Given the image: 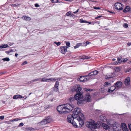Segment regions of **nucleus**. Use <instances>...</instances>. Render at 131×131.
Listing matches in <instances>:
<instances>
[{"instance_id":"1","label":"nucleus","mask_w":131,"mask_h":131,"mask_svg":"<svg viewBox=\"0 0 131 131\" xmlns=\"http://www.w3.org/2000/svg\"><path fill=\"white\" fill-rule=\"evenodd\" d=\"M82 89L80 85H77L73 86L72 88L71 89V91L73 92L76 91L77 93L74 95V97H71L69 99V101L71 104L74 103L75 100L78 101L81 99L83 96L82 93L81 91Z\"/></svg>"},{"instance_id":"2","label":"nucleus","mask_w":131,"mask_h":131,"mask_svg":"<svg viewBox=\"0 0 131 131\" xmlns=\"http://www.w3.org/2000/svg\"><path fill=\"white\" fill-rule=\"evenodd\" d=\"M85 125L86 127L92 131H93V129L97 128L99 125L96 122L92 119H90L89 121L86 122Z\"/></svg>"},{"instance_id":"3","label":"nucleus","mask_w":131,"mask_h":131,"mask_svg":"<svg viewBox=\"0 0 131 131\" xmlns=\"http://www.w3.org/2000/svg\"><path fill=\"white\" fill-rule=\"evenodd\" d=\"M81 110L80 108L77 107L75 108L74 111L73 112V113L72 115H70L68 116H70L72 118H76L80 113L81 112Z\"/></svg>"},{"instance_id":"4","label":"nucleus","mask_w":131,"mask_h":131,"mask_svg":"<svg viewBox=\"0 0 131 131\" xmlns=\"http://www.w3.org/2000/svg\"><path fill=\"white\" fill-rule=\"evenodd\" d=\"M74 118H72L70 116H68L67 121L68 122L72 124L73 126L75 128H79V126L74 121Z\"/></svg>"},{"instance_id":"5","label":"nucleus","mask_w":131,"mask_h":131,"mask_svg":"<svg viewBox=\"0 0 131 131\" xmlns=\"http://www.w3.org/2000/svg\"><path fill=\"white\" fill-rule=\"evenodd\" d=\"M59 83L58 81H56L54 87L52 89L51 91V92H57L59 91L58 86Z\"/></svg>"},{"instance_id":"6","label":"nucleus","mask_w":131,"mask_h":131,"mask_svg":"<svg viewBox=\"0 0 131 131\" xmlns=\"http://www.w3.org/2000/svg\"><path fill=\"white\" fill-rule=\"evenodd\" d=\"M117 123L115 122L114 124H110V127H111L110 131H118L117 127Z\"/></svg>"},{"instance_id":"7","label":"nucleus","mask_w":131,"mask_h":131,"mask_svg":"<svg viewBox=\"0 0 131 131\" xmlns=\"http://www.w3.org/2000/svg\"><path fill=\"white\" fill-rule=\"evenodd\" d=\"M91 58L90 57H88L87 56H86L84 55L82 56H77L76 57H75L74 58L75 59H83V60L84 59H88Z\"/></svg>"},{"instance_id":"8","label":"nucleus","mask_w":131,"mask_h":131,"mask_svg":"<svg viewBox=\"0 0 131 131\" xmlns=\"http://www.w3.org/2000/svg\"><path fill=\"white\" fill-rule=\"evenodd\" d=\"M115 8L117 10H122L123 8L122 7V5L120 3L117 2L114 4Z\"/></svg>"},{"instance_id":"9","label":"nucleus","mask_w":131,"mask_h":131,"mask_svg":"<svg viewBox=\"0 0 131 131\" xmlns=\"http://www.w3.org/2000/svg\"><path fill=\"white\" fill-rule=\"evenodd\" d=\"M64 105L65 107H66L68 110H70L71 111H72L73 109V105L72 104H71L67 103Z\"/></svg>"},{"instance_id":"10","label":"nucleus","mask_w":131,"mask_h":131,"mask_svg":"<svg viewBox=\"0 0 131 131\" xmlns=\"http://www.w3.org/2000/svg\"><path fill=\"white\" fill-rule=\"evenodd\" d=\"M77 119L79 122V125H80L79 126V128H81L84 125V121L82 119V118L80 117H79V118Z\"/></svg>"},{"instance_id":"11","label":"nucleus","mask_w":131,"mask_h":131,"mask_svg":"<svg viewBox=\"0 0 131 131\" xmlns=\"http://www.w3.org/2000/svg\"><path fill=\"white\" fill-rule=\"evenodd\" d=\"M67 48L66 46H61L60 47V50L61 53L64 54L67 52Z\"/></svg>"},{"instance_id":"12","label":"nucleus","mask_w":131,"mask_h":131,"mask_svg":"<svg viewBox=\"0 0 131 131\" xmlns=\"http://www.w3.org/2000/svg\"><path fill=\"white\" fill-rule=\"evenodd\" d=\"M85 77V75L83 76H79L78 77H77L76 79H77V80L78 81L82 82L86 81Z\"/></svg>"},{"instance_id":"13","label":"nucleus","mask_w":131,"mask_h":131,"mask_svg":"<svg viewBox=\"0 0 131 131\" xmlns=\"http://www.w3.org/2000/svg\"><path fill=\"white\" fill-rule=\"evenodd\" d=\"M122 83L121 81H117L114 84L113 87L115 86L116 88H120L122 86Z\"/></svg>"},{"instance_id":"14","label":"nucleus","mask_w":131,"mask_h":131,"mask_svg":"<svg viewBox=\"0 0 131 131\" xmlns=\"http://www.w3.org/2000/svg\"><path fill=\"white\" fill-rule=\"evenodd\" d=\"M123 12L124 13H127V12L131 13V8L129 6H127L123 10Z\"/></svg>"},{"instance_id":"15","label":"nucleus","mask_w":131,"mask_h":131,"mask_svg":"<svg viewBox=\"0 0 131 131\" xmlns=\"http://www.w3.org/2000/svg\"><path fill=\"white\" fill-rule=\"evenodd\" d=\"M64 105H62L58 106L57 108V111L60 114L62 113V111L63 109V108Z\"/></svg>"},{"instance_id":"16","label":"nucleus","mask_w":131,"mask_h":131,"mask_svg":"<svg viewBox=\"0 0 131 131\" xmlns=\"http://www.w3.org/2000/svg\"><path fill=\"white\" fill-rule=\"evenodd\" d=\"M62 111V113L61 114H64L70 112L71 111L69 110H68L66 107H65L64 105H63V108Z\"/></svg>"},{"instance_id":"17","label":"nucleus","mask_w":131,"mask_h":131,"mask_svg":"<svg viewBox=\"0 0 131 131\" xmlns=\"http://www.w3.org/2000/svg\"><path fill=\"white\" fill-rule=\"evenodd\" d=\"M103 128L106 130L109 129V130L110 131L111 127L106 124H103Z\"/></svg>"},{"instance_id":"18","label":"nucleus","mask_w":131,"mask_h":131,"mask_svg":"<svg viewBox=\"0 0 131 131\" xmlns=\"http://www.w3.org/2000/svg\"><path fill=\"white\" fill-rule=\"evenodd\" d=\"M78 100V101L77 102V103L78 106H81L83 105L84 103L83 102L84 101V100L83 99V100Z\"/></svg>"},{"instance_id":"19","label":"nucleus","mask_w":131,"mask_h":131,"mask_svg":"<svg viewBox=\"0 0 131 131\" xmlns=\"http://www.w3.org/2000/svg\"><path fill=\"white\" fill-rule=\"evenodd\" d=\"M99 119L101 121L103 122H106V117L102 115H101L100 116Z\"/></svg>"},{"instance_id":"20","label":"nucleus","mask_w":131,"mask_h":131,"mask_svg":"<svg viewBox=\"0 0 131 131\" xmlns=\"http://www.w3.org/2000/svg\"><path fill=\"white\" fill-rule=\"evenodd\" d=\"M130 77H128L125 80V83L126 85H129L130 84Z\"/></svg>"},{"instance_id":"21","label":"nucleus","mask_w":131,"mask_h":131,"mask_svg":"<svg viewBox=\"0 0 131 131\" xmlns=\"http://www.w3.org/2000/svg\"><path fill=\"white\" fill-rule=\"evenodd\" d=\"M116 88L115 86H111L110 88H108L107 92L109 93H112L115 90Z\"/></svg>"},{"instance_id":"22","label":"nucleus","mask_w":131,"mask_h":131,"mask_svg":"<svg viewBox=\"0 0 131 131\" xmlns=\"http://www.w3.org/2000/svg\"><path fill=\"white\" fill-rule=\"evenodd\" d=\"M24 97L22 96L21 95L19 94H17L14 95L13 97V98L14 99H17L18 98H24Z\"/></svg>"},{"instance_id":"23","label":"nucleus","mask_w":131,"mask_h":131,"mask_svg":"<svg viewBox=\"0 0 131 131\" xmlns=\"http://www.w3.org/2000/svg\"><path fill=\"white\" fill-rule=\"evenodd\" d=\"M22 18L23 20L26 21H29L31 19V18L26 16H23Z\"/></svg>"},{"instance_id":"24","label":"nucleus","mask_w":131,"mask_h":131,"mask_svg":"<svg viewBox=\"0 0 131 131\" xmlns=\"http://www.w3.org/2000/svg\"><path fill=\"white\" fill-rule=\"evenodd\" d=\"M9 46L7 44H2L0 46V48L2 49L3 48H6L7 47H9Z\"/></svg>"},{"instance_id":"25","label":"nucleus","mask_w":131,"mask_h":131,"mask_svg":"<svg viewBox=\"0 0 131 131\" xmlns=\"http://www.w3.org/2000/svg\"><path fill=\"white\" fill-rule=\"evenodd\" d=\"M26 130L27 131H34L36 129L32 127H28L26 128Z\"/></svg>"},{"instance_id":"26","label":"nucleus","mask_w":131,"mask_h":131,"mask_svg":"<svg viewBox=\"0 0 131 131\" xmlns=\"http://www.w3.org/2000/svg\"><path fill=\"white\" fill-rule=\"evenodd\" d=\"M83 90L88 92H89L94 90L93 89H90L87 88H84Z\"/></svg>"},{"instance_id":"27","label":"nucleus","mask_w":131,"mask_h":131,"mask_svg":"<svg viewBox=\"0 0 131 131\" xmlns=\"http://www.w3.org/2000/svg\"><path fill=\"white\" fill-rule=\"evenodd\" d=\"M40 79V78L37 79H35L34 80H33L31 81H29L28 82V83L30 84H31L33 82L39 81V80Z\"/></svg>"},{"instance_id":"28","label":"nucleus","mask_w":131,"mask_h":131,"mask_svg":"<svg viewBox=\"0 0 131 131\" xmlns=\"http://www.w3.org/2000/svg\"><path fill=\"white\" fill-rule=\"evenodd\" d=\"M41 124L45 125L48 123L46 119H43L42 121L40 122Z\"/></svg>"},{"instance_id":"29","label":"nucleus","mask_w":131,"mask_h":131,"mask_svg":"<svg viewBox=\"0 0 131 131\" xmlns=\"http://www.w3.org/2000/svg\"><path fill=\"white\" fill-rule=\"evenodd\" d=\"M92 72L93 73L92 74H93V76L96 75L99 73V71L97 70L93 71H92Z\"/></svg>"},{"instance_id":"30","label":"nucleus","mask_w":131,"mask_h":131,"mask_svg":"<svg viewBox=\"0 0 131 131\" xmlns=\"http://www.w3.org/2000/svg\"><path fill=\"white\" fill-rule=\"evenodd\" d=\"M84 115L81 112V113H79V114L78 115V116H77V117H78L77 119L79 118V117L82 118V117Z\"/></svg>"},{"instance_id":"31","label":"nucleus","mask_w":131,"mask_h":131,"mask_svg":"<svg viewBox=\"0 0 131 131\" xmlns=\"http://www.w3.org/2000/svg\"><path fill=\"white\" fill-rule=\"evenodd\" d=\"M71 14V12L69 11L66 13L65 16L70 17Z\"/></svg>"},{"instance_id":"32","label":"nucleus","mask_w":131,"mask_h":131,"mask_svg":"<svg viewBox=\"0 0 131 131\" xmlns=\"http://www.w3.org/2000/svg\"><path fill=\"white\" fill-rule=\"evenodd\" d=\"M66 47H70V43L69 41H66Z\"/></svg>"},{"instance_id":"33","label":"nucleus","mask_w":131,"mask_h":131,"mask_svg":"<svg viewBox=\"0 0 131 131\" xmlns=\"http://www.w3.org/2000/svg\"><path fill=\"white\" fill-rule=\"evenodd\" d=\"M93 73L92 72L88 73V74L86 75H85V77H93V74H92Z\"/></svg>"},{"instance_id":"34","label":"nucleus","mask_w":131,"mask_h":131,"mask_svg":"<svg viewBox=\"0 0 131 131\" xmlns=\"http://www.w3.org/2000/svg\"><path fill=\"white\" fill-rule=\"evenodd\" d=\"M115 70V71L118 72L120 71V69L118 67H116L114 68Z\"/></svg>"},{"instance_id":"35","label":"nucleus","mask_w":131,"mask_h":131,"mask_svg":"<svg viewBox=\"0 0 131 131\" xmlns=\"http://www.w3.org/2000/svg\"><path fill=\"white\" fill-rule=\"evenodd\" d=\"M47 123H50L51 121V118L48 117L47 118H46Z\"/></svg>"},{"instance_id":"36","label":"nucleus","mask_w":131,"mask_h":131,"mask_svg":"<svg viewBox=\"0 0 131 131\" xmlns=\"http://www.w3.org/2000/svg\"><path fill=\"white\" fill-rule=\"evenodd\" d=\"M2 60L4 61H10V59L8 57H6L3 58Z\"/></svg>"},{"instance_id":"37","label":"nucleus","mask_w":131,"mask_h":131,"mask_svg":"<svg viewBox=\"0 0 131 131\" xmlns=\"http://www.w3.org/2000/svg\"><path fill=\"white\" fill-rule=\"evenodd\" d=\"M86 97V101L87 102H90L91 101V99L90 98L91 97L90 96H87V97Z\"/></svg>"},{"instance_id":"38","label":"nucleus","mask_w":131,"mask_h":131,"mask_svg":"<svg viewBox=\"0 0 131 131\" xmlns=\"http://www.w3.org/2000/svg\"><path fill=\"white\" fill-rule=\"evenodd\" d=\"M56 80V79H54L53 78H49V79L46 78L45 82H48L49 80L53 81L54 80Z\"/></svg>"},{"instance_id":"39","label":"nucleus","mask_w":131,"mask_h":131,"mask_svg":"<svg viewBox=\"0 0 131 131\" xmlns=\"http://www.w3.org/2000/svg\"><path fill=\"white\" fill-rule=\"evenodd\" d=\"M111 84V83H108V82L106 81L105 82V85H104L105 87H106L107 86V85H110Z\"/></svg>"},{"instance_id":"40","label":"nucleus","mask_w":131,"mask_h":131,"mask_svg":"<svg viewBox=\"0 0 131 131\" xmlns=\"http://www.w3.org/2000/svg\"><path fill=\"white\" fill-rule=\"evenodd\" d=\"M127 59L126 58H123V59H122L121 60V61L120 62H126V61H127Z\"/></svg>"},{"instance_id":"41","label":"nucleus","mask_w":131,"mask_h":131,"mask_svg":"<svg viewBox=\"0 0 131 131\" xmlns=\"http://www.w3.org/2000/svg\"><path fill=\"white\" fill-rule=\"evenodd\" d=\"M80 22L81 23H86V21L84 20L83 19H81L80 20Z\"/></svg>"},{"instance_id":"42","label":"nucleus","mask_w":131,"mask_h":131,"mask_svg":"<svg viewBox=\"0 0 131 131\" xmlns=\"http://www.w3.org/2000/svg\"><path fill=\"white\" fill-rule=\"evenodd\" d=\"M84 46H86L87 45L91 43V42L88 41H86V42H84Z\"/></svg>"},{"instance_id":"43","label":"nucleus","mask_w":131,"mask_h":131,"mask_svg":"<svg viewBox=\"0 0 131 131\" xmlns=\"http://www.w3.org/2000/svg\"><path fill=\"white\" fill-rule=\"evenodd\" d=\"M59 2H60L58 1V0H53L51 2L52 3H56Z\"/></svg>"},{"instance_id":"44","label":"nucleus","mask_w":131,"mask_h":131,"mask_svg":"<svg viewBox=\"0 0 131 131\" xmlns=\"http://www.w3.org/2000/svg\"><path fill=\"white\" fill-rule=\"evenodd\" d=\"M123 26L125 28H127L128 27V25L127 23H124L123 25Z\"/></svg>"},{"instance_id":"45","label":"nucleus","mask_w":131,"mask_h":131,"mask_svg":"<svg viewBox=\"0 0 131 131\" xmlns=\"http://www.w3.org/2000/svg\"><path fill=\"white\" fill-rule=\"evenodd\" d=\"M20 5V4H12V5H11L12 6H13V7H15L16 6H19V5Z\"/></svg>"},{"instance_id":"46","label":"nucleus","mask_w":131,"mask_h":131,"mask_svg":"<svg viewBox=\"0 0 131 131\" xmlns=\"http://www.w3.org/2000/svg\"><path fill=\"white\" fill-rule=\"evenodd\" d=\"M122 130L123 131H129L127 127L123 128H122Z\"/></svg>"},{"instance_id":"47","label":"nucleus","mask_w":131,"mask_h":131,"mask_svg":"<svg viewBox=\"0 0 131 131\" xmlns=\"http://www.w3.org/2000/svg\"><path fill=\"white\" fill-rule=\"evenodd\" d=\"M54 43L56 44L57 46H59L61 44V42H57L56 41L54 42Z\"/></svg>"},{"instance_id":"48","label":"nucleus","mask_w":131,"mask_h":131,"mask_svg":"<svg viewBox=\"0 0 131 131\" xmlns=\"http://www.w3.org/2000/svg\"><path fill=\"white\" fill-rule=\"evenodd\" d=\"M126 72H131V68H130L127 69L125 71Z\"/></svg>"},{"instance_id":"49","label":"nucleus","mask_w":131,"mask_h":131,"mask_svg":"<svg viewBox=\"0 0 131 131\" xmlns=\"http://www.w3.org/2000/svg\"><path fill=\"white\" fill-rule=\"evenodd\" d=\"M79 47L80 46H84V42L83 43H78Z\"/></svg>"},{"instance_id":"50","label":"nucleus","mask_w":131,"mask_h":131,"mask_svg":"<svg viewBox=\"0 0 131 131\" xmlns=\"http://www.w3.org/2000/svg\"><path fill=\"white\" fill-rule=\"evenodd\" d=\"M27 63H28V62L27 61H25L22 63L21 65H24L25 64H27Z\"/></svg>"},{"instance_id":"51","label":"nucleus","mask_w":131,"mask_h":131,"mask_svg":"<svg viewBox=\"0 0 131 131\" xmlns=\"http://www.w3.org/2000/svg\"><path fill=\"white\" fill-rule=\"evenodd\" d=\"M24 124L23 123H21L19 124L18 126V127H21L23 126Z\"/></svg>"},{"instance_id":"52","label":"nucleus","mask_w":131,"mask_h":131,"mask_svg":"<svg viewBox=\"0 0 131 131\" xmlns=\"http://www.w3.org/2000/svg\"><path fill=\"white\" fill-rule=\"evenodd\" d=\"M79 47V46L78 43H77L76 45L74 46V49H76Z\"/></svg>"},{"instance_id":"53","label":"nucleus","mask_w":131,"mask_h":131,"mask_svg":"<svg viewBox=\"0 0 131 131\" xmlns=\"http://www.w3.org/2000/svg\"><path fill=\"white\" fill-rule=\"evenodd\" d=\"M20 119L19 118H16L15 119H14L12 121H17L18 120H20Z\"/></svg>"},{"instance_id":"54","label":"nucleus","mask_w":131,"mask_h":131,"mask_svg":"<svg viewBox=\"0 0 131 131\" xmlns=\"http://www.w3.org/2000/svg\"><path fill=\"white\" fill-rule=\"evenodd\" d=\"M85 78L86 81L89 80L90 78V77H85Z\"/></svg>"},{"instance_id":"55","label":"nucleus","mask_w":131,"mask_h":131,"mask_svg":"<svg viewBox=\"0 0 131 131\" xmlns=\"http://www.w3.org/2000/svg\"><path fill=\"white\" fill-rule=\"evenodd\" d=\"M93 8L94 9H96V10L99 9H101V8L99 7H93Z\"/></svg>"},{"instance_id":"56","label":"nucleus","mask_w":131,"mask_h":131,"mask_svg":"<svg viewBox=\"0 0 131 131\" xmlns=\"http://www.w3.org/2000/svg\"><path fill=\"white\" fill-rule=\"evenodd\" d=\"M128 127L129 129L131 131V124H129Z\"/></svg>"},{"instance_id":"57","label":"nucleus","mask_w":131,"mask_h":131,"mask_svg":"<svg viewBox=\"0 0 131 131\" xmlns=\"http://www.w3.org/2000/svg\"><path fill=\"white\" fill-rule=\"evenodd\" d=\"M103 17V16H99L97 17H95V19H97L99 18H100V17Z\"/></svg>"},{"instance_id":"58","label":"nucleus","mask_w":131,"mask_h":131,"mask_svg":"<svg viewBox=\"0 0 131 131\" xmlns=\"http://www.w3.org/2000/svg\"><path fill=\"white\" fill-rule=\"evenodd\" d=\"M4 118V116H0V119L1 120L3 119Z\"/></svg>"},{"instance_id":"59","label":"nucleus","mask_w":131,"mask_h":131,"mask_svg":"<svg viewBox=\"0 0 131 131\" xmlns=\"http://www.w3.org/2000/svg\"><path fill=\"white\" fill-rule=\"evenodd\" d=\"M45 81L46 78H42L41 80V81L42 82H45Z\"/></svg>"},{"instance_id":"60","label":"nucleus","mask_w":131,"mask_h":131,"mask_svg":"<svg viewBox=\"0 0 131 131\" xmlns=\"http://www.w3.org/2000/svg\"><path fill=\"white\" fill-rule=\"evenodd\" d=\"M121 59H120L119 58H117V61L119 63H121Z\"/></svg>"},{"instance_id":"61","label":"nucleus","mask_w":131,"mask_h":131,"mask_svg":"<svg viewBox=\"0 0 131 131\" xmlns=\"http://www.w3.org/2000/svg\"><path fill=\"white\" fill-rule=\"evenodd\" d=\"M35 6L36 7H38L40 6L37 3H36L35 4Z\"/></svg>"},{"instance_id":"62","label":"nucleus","mask_w":131,"mask_h":131,"mask_svg":"<svg viewBox=\"0 0 131 131\" xmlns=\"http://www.w3.org/2000/svg\"><path fill=\"white\" fill-rule=\"evenodd\" d=\"M118 62L117 61H116L114 63V64L116 65L118 64Z\"/></svg>"},{"instance_id":"63","label":"nucleus","mask_w":131,"mask_h":131,"mask_svg":"<svg viewBox=\"0 0 131 131\" xmlns=\"http://www.w3.org/2000/svg\"><path fill=\"white\" fill-rule=\"evenodd\" d=\"M5 52L7 53V54H9V53L10 52L9 51H6Z\"/></svg>"},{"instance_id":"64","label":"nucleus","mask_w":131,"mask_h":131,"mask_svg":"<svg viewBox=\"0 0 131 131\" xmlns=\"http://www.w3.org/2000/svg\"><path fill=\"white\" fill-rule=\"evenodd\" d=\"M127 45L128 46H130L131 45V42H128L127 43Z\"/></svg>"}]
</instances>
